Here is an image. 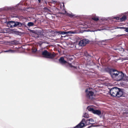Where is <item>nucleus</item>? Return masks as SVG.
<instances>
[{
	"mask_svg": "<svg viewBox=\"0 0 128 128\" xmlns=\"http://www.w3.org/2000/svg\"><path fill=\"white\" fill-rule=\"evenodd\" d=\"M110 74L112 78L117 81L122 80L124 77V74L123 72H119L115 70H112Z\"/></svg>",
	"mask_w": 128,
	"mask_h": 128,
	"instance_id": "obj_1",
	"label": "nucleus"
},
{
	"mask_svg": "<svg viewBox=\"0 0 128 128\" xmlns=\"http://www.w3.org/2000/svg\"><path fill=\"white\" fill-rule=\"evenodd\" d=\"M110 93L111 96L114 97H120L123 94L122 90L117 87L113 88L110 90Z\"/></svg>",
	"mask_w": 128,
	"mask_h": 128,
	"instance_id": "obj_2",
	"label": "nucleus"
},
{
	"mask_svg": "<svg viewBox=\"0 0 128 128\" xmlns=\"http://www.w3.org/2000/svg\"><path fill=\"white\" fill-rule=\"evenodd\" d=\"M42 55L44 57L50 59L53 58L56 56L54 53L52 54L46 50L42 52Z\"/></svg>",
	"mask_w": 128,
	"mask_h": 128,
	"instance_id": "obj_3",
	"label": "nucleus"
},
{
	"mask_svg": "<svg viewBox=\"0 0 128 128\" xmlns=\"http://www.w3.org/2000/svg\"><path fill=\"white\" fill-rule=\"evenodd\" d=\"M90 122L88 120H85V119H83L82 121L74 127V128H80L83 127L84 126H86L90 124Z\"/></svg>",
	"mask_w": 128,
	"mask_h": 128,
	"instance_id": "obj_4",
	"label": "nucleus"
},
{
	"mask_svg": "<svg viewBox=\"0 0 128 128\" xmlns=\"http://www.w3.org/2000/svg\"><path fill=\"white\" fill-rule=\"evenodd\" d=\"M86 92L87 98L90 99H92L94 96V93L90 90V88L87 89Z\"/></svg>",
	"mask_w": 128,
	"mask_h": 128,
	"instance_id": "obj_5",
	"label": "nucleus"
},
{
	"mask_svg": "<svg viewBox=\"0 0 128 128\" xmlns=\"http://www.w3.org/2000/svg\"><path fill=\"white\" fill-rule=\"evenodd\" d=\"M88 110L91 112L95 114H96L98 116H100L101 114V111L98 110H95L91 107L88 106L87 108Z\"/></svg>",
	"mask_w": 128,
	"mask_h": 128,
	"instance_id": "obj_6",
	"label": "nucleus"
},
{
	"mask_svg": "<svg viewBox=\"0 0 128 128\" xmlns=\"http://www.w3.org/2000/svg\"><path fill=\"white\" fill-rule=\"evenodd\" d=\"M88 40L84 39L80 41L78 44L80 46H84L87 43H88Z\"/></svg>",
	"mask_w": 128,
	"mask_h": 128,
	"instance_id": "obj_7",
	"label": "nucleus"
},
{
	"mask_svg": "<svg viewBox=\"0 0 128 128\" xmlns=\"http://www.w3.org/2000/svg\"><path fill=\"white\" fill-rule=\"evenodd\" d=\"M15 22L13 21H10L7 22V26L10 28H14L15 27Z\"/></svg>",
	"mask_w": 128,
	"mask_h": 128,
	"instance_id": "obj_8",
	"label": "nucleus"
},
{
	"mask_svg": "<svg viewBox=\"0 0 128 128\" xmlns=\"http://www.w3.org/2000/svg\"><path fill=\"white\" fill-rule=\"evenodd\" d=\"M117 28H125V30H124V31L126 32H128V28H125L123 27H112L111 28V29H110V30H112L114 29H116Z\"/></svg>",
	"mask_w": 128,
	"mask_h": 128,
	"instance_id": "obj_9",
	"label": "nucleus"
},
{
	"mask_svg": "<svg viewBox=\"0 0 128 128\" xmlns=\"http://www.w3.org/2000/svg\"><path fill=\"white\" fill-rule=\"evenodd\" d=\"M59 61L60 63L62 64H65L67 62L66 61L64 60L63 57H61L59 60Z\"/></svg>",
	"mask_w": 128,
	"mask_h": 128,
	"instance_id": "obj_10",
	"label": "nucleus"
},
{
	"mask_svg": "<svg viewBox=\"0 0 128 128\" xmlns=\"http://www.w3.org/2000/svg\"><path fill=\"white\" fill-rule=\"evenodd\" d=\"M15 24V27H21L22 25H24V24L23 23L18 22H16Z\"/></svg>",
	"mask_w": 128,
	"mask_h": 128,
	"instance_id": "obj_11",
	"label": "nucleus"
},
{
	"mask_svg": "<svg viewBox=\"0 0 128 128\" xmlns=\"http://www.w3.org/2000/svg\"><path fill=\"white\" fill-rule=\"evenodd\" d=\"M15 51L14 50H12L11 49H9L8 50H3L1 52H0V54L2 53L3 52H9V53H13L15 52Z\"/></svg>",
	"mask_w": 128,
	"mask_h": 128,
	"instance_id": "obj_12",
	"label": "nucleus"
},
{
	"mask_svg": "<svg viewBox=\"0 0 128 128\" xmlns=\"http://www.w3.org/2000/svg\"><path fill=\"white\" fill-rule=\"evenodd\" d=\"M65 13L69 16L71 18L73 16H75V15L71 13L70 14L68 13L66 11H65Z\"/></svg>",
	"mask_w": 128,
	"mask_h": 128,
	"instance_id": "obj_13",
	"label": "nucleus"
},
{
	"mask_svg": "<svg viewBox=\"0 0 128 128\" xmlns=\"http://www.w3.org/2000/svg\"><path fill=\"white\" fill-rule=\"evenodd\" d=\"M126 18V17L125 15L123 16L121 18H120V21L123 22L125 21Z\"/></svg>",
	"mask_w": 128,
	"mask_h": 128,
	"instance_id": "obj_14",
	"label": "nucleus"
},
{
	"mask_svg": "<svg viewBox=\"0 0 128 128\" xmlns=\"http://www.w3.org/2000/svg\"><path fill=\"white\" fill-rule=\"evenodd\" d=\"M67 34H75L76 33V32L75 31H70L66 32Z\"/></svg>",
	"mask_w": 128,
	"mask_h": 128,
	"instance_id": "obj_15",
	"label": "nucleus"
},
{
	"mask_svg": "<svg viewBox=\"0 0 128 128\" xmlns=\"http://www.w3.org/2000/svg\"><path fill=\"white\" fill-rule=\"evenodd\" d=\"M90 122V124H94V123L93 122H94V120H93V119L91 118H90L88 120Z\"/></svg>",
	"mask_w": 128,
	"mask_h": 128,
	"instance_id": "obj_16",
	"label": "nucleus"
},
{
	"mask_svg": "<svg viewBox=\"0 0 128 128\" xmlns=\"http://www.w3.org/2000/svg\"><path fill=\"white\" fill-rule=\"evenodd\" d=\"M34 24L33 22H30L28 23L27 25L29 26H33Z\"/></svg>",
	"mask_w": 128,
	"mask_h": 128,
	"instance_id": "obj_17",
	"label": "nucleus"
},
{
	"mask_svg": "<svg viewBox=\"0 0 128 128\" xmlns=\"http://www.w3.org/2000/svg\"><path fill=\"white\" fill-rule=\"evenodd\" d=\"M83 116L86 118H88L89 117V115L88 114V113L86 112L84 114Z\"/></svg>",
	"mask_w": 128,
	"mask_h": 128,
	"instance_id": "obj_18",
	"label": "nucleus"
},
{
	"mask_svg": "<svg viewBox=\"0 0 128 128\" xmlns=\"http://www.w3.org/2000/svg\"><path fill=\"white\" fill-rule=\"evenodd\" d=\"M92 19L96 21H97L99 20L98 18L96 17H93L92 18Z\"/></svg>",
	"mask_w": 128,
	"mask_h": 128,
	"instance_id": "obj_19",
	"label": "nucleus"
},
{
	"mask_svg": "<svg viewBox=\"0 0 128 128\" xmlns=\"http://www.w3.org/2000/svg\"><path fill=\"white\" fill-rule=\"evenodd\" d=\"M67 34L66 32L62 31V34Z\"/></svg>",
	"mask_w": 128,
	"mask_h": 128,
	"instance_id": "obj_20",
	"label": "nucleus"
},
{
	"mask_svg": "<svg viewBox=\"0 0 128 128\" xmlns=\"http://www.w3.org/2000/svg\"><path fill=\"white\" fill-rule=\"evenodd\" d=\"M36 49H33L32 50V52H35L36 51Z\"/></svg>",
	"mask_w": 128,
	"mask_h": 128,
	"instance_id": "obj_21",
	"label": "nucleus"
},
{
	"mask_svg": "<svg viewBox=\"0 0 128 128\" xmlns=\"http://www.w3.org/2000/svg\"><path fill=\"white\" fill-rule=\"evenodd\" d=\"M104 29H105L104 28H102V29H98V30H99V31H100V30H104Z\"/></svg>",
	"mask_w": 128,
	"mask_h": 128,
	"instance_id": "obj_22",
	"label": "nucleus"
},
{
	"mask_svg": "<svg viewBox=\"0 0 128 128\" xmlns=\"http://www.w3.org/2000/svg\"><path fill=\"white\" fill-rule=\"evenodd\" d=\"M114 18L116 20H118L119 19V18L118 17H115Z\"/></svg>",
	"mask_w": 128,
	"mask_h": 128,
	"instance_id": "obj_23",
	"label": "nucleus"
},
{
	"mask_svg": "<svg viewBox=\"0 0 128 128\" xmlns=\"http://www.w3.org/2000/svg\"><path fill=\"white\" fill-rule=\"evenodd\" d=\"M123 35V34H118V35L117 36V37H119V36H122Z\"/></svg>",
	"mask_w": 128,
	"mask_h": 128,
	"instance_id": "obj_24",
	"label": "nucleus"
},
{
	"mask_svg": "<svg viewBox=\"0 0 128 128\" xmlns=\"http://www.w3.org/2000/svg\"><path fill=\"white\" fill-rule=\"evenodd\" d=\"M58 32V33L59 34H61L62 33V32H60V31Z\"/></svg>",
	"mask_w": 128,
	"mask_h": 128,
	"instance_id": "obj_25",
	"label": "nucleus"
},
{
	"mask_svg": "<svg viewBox=\"0 0 128 128\" xmlns=\"http://www.w3.org/2000/svg\"><path fill=\"white\" fill-rule=\"evenodd\" d=\"M15 8H14V7H13V8H12V9H14Z\"/></svg>",
	"mask_w": 128,
	"mask_h": 128,
	"instance_id": "obj_26",
	"label": "nucleus"
},
{
	"mask_svg": "<svg viewBox=\"0 0 128 128\" xmlns=\"http://www.w3.org/2000/svg\"><path fill=\"white\" fill-rule=\"evenodd\" d=\"M39 2H40V0H38Z\"/></svg>",
	"mask_w": 128,
	"mask_h": 128,
	"instance_id": "obj_27",
	"label": "nucleus"
},
{
	"mask_svg": "<svg viewBox=\"0 0 128 128\" xmlns=\"http://www.w3.org/2000/svg\"><path fill=\"white\" fill-rule=\"evenodd\" d=\"M18 4L17 5H16V7H17V6H18Z\"/></svg>",
	"mask_w": 128,
	"mask_h": 128,
	"instance_id": "obj_28",
	"label": "nucleus"
},
{
	"mask_svg": "<svg viewBox=\"0 0 128 128\" xmlns=\"http://www.w3.org/2000/svg\"><path fill=\"white\" fill-rule=\"evenodd\" d=\"M63 4V6H64V4Z\"/></svg>",
	"mask_w": 128,
	"mask_h": 128,
	"instance_id": "obj_29",
	"label": "nucleus"
},
{
	"mask_svg": "<svg viewBox=\"0 0 128 128\" xmlns=\"http://www.w3.org/2000/svg\"><path fill=\"white\" fill-rule=\"evenodd\" d=\"M1 9H0V10Z\"/></svg>",
	"mask_w": 128,
	"mask_h": 128,
	"instance_id": "obj_30",
	"label": "nucleus"
}]
</instances>
